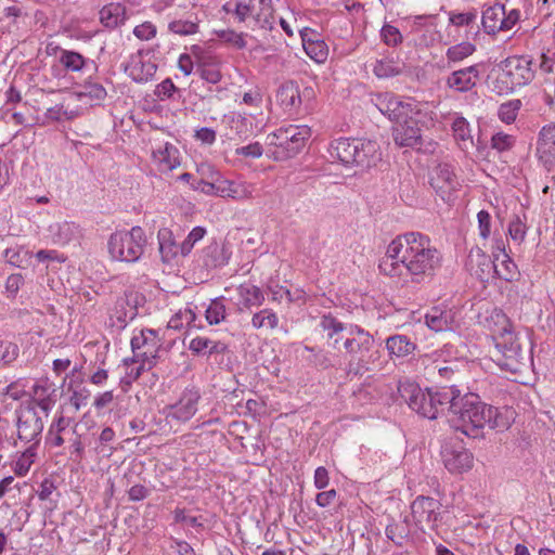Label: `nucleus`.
Here are the masks:
<instances>
[{"label":"nucleus","mask_w":555,"mask_h":555,"mask_svg":"<svg viewBox=\"0 0 555 555\" xmlns=\"http://www.w3.org/2000/svg\"><path fill=\"white\" fill-rule=\"evenodd\" d=\"M319 326L334 350L344 351L351 361H358L362 367L366 366L365 354L374 346V338L367 331L357 324L343 323L331 313L321 317Z\"/></svg>","instance_id":"3"},{"label":"nucleus","mask_w":555,"mask_h":555,"mask_svg":"<svg viewBox=\"0 0 555 555\" xmlns=\"http://www.w3.org/2000/svg\"><path fill=\"white\" fill-rule=\"evenodd\" d=\"M99 18L104 27L117 28L126 21V7L118 2H111L100 10Z\"/></svg>","instance_id":"28"},{"label":"nucleus","mask_w":555,"mask_h":555,"mask_svg":"<svg viewBox=\"0 0 555 555\" xmlns=\"http://www.w3.org/2000/svg\"><path fill=\"white\" fill-rule=\"evenodd\" d=\"M452 130L454 138L462 142L463 149H467L468 145H473L470 129L465 118L456 117L452 124Z\"/></svg>","instance_id":"45"},{"label":"nucleus","mask_w":555,"mask_h":555,"mask_svg":"<svg viewBox=\"0 0 555 555\" xmlns=\"http://www.w3.org/2000/svg\"><path fill=\"white\" fill-rule=\"evenodd\" d=\"M23 284L24 278L22 274L14 273L9 275L4 284L7 297L14 299Z\"/></svg>","instance_id":"55"},{"label":"nucleus","mask_w":555,"mask_h":555,"mask_svg":"<svg viewBox=\"0 0 555 555\" xmlns=\"http://www.w3.org/2000/svg\"><path fill=\"white\" fill-rule=\"evenodd\" d=\"M442 504L430 496L418 495L411 504L413 521L421 530L436 529L441 515Z\"/></svg>","instance_id":"12"},{"label":"nucleus","mask_w":555,"mask_h":555,"mask_svg":"<svg viewBox=\"0 0 555 555\" xmlns=\"http://www.w3.org/2000/svg\"><path fill=\"white\" fill-rule=\"evenodd\" d=\"M223 298L212 299L206 309L205 317L210 325L219 324L225 319Z\"/></svg>","instance_id":"46"},{"label":"nucleus","mask_w":555,"mask_h":555,"mask_svg":"<svg viewBox=\"0 0 555 555\" xmlns=\"http://www.w3.org/2000/svg\"><path fill=\"white\" fill-rule=\"evenodd\" d=\"M476 51V47L470 42H461L450 47L446 56L449 63H459L470 56Z\"/></svg>","instance_id":"43"},{"label":"nucleus","mask_w":555,"mask_h":555,"mask_svg":"<svg viewBox=\"0 0 555 555\" xmlns=\"http://www.w3.org/2000/svg\"><path fill=\"white\" fill-rule=\"evenodd\" d=\"M483 326L491 333L494 341L514 327L507 315L496 308L488 313Z\"/></svg>","instance_id":"26"},{"label":"nucleus","mask_w":555,"mask_h":555,"mask_svg":"<svg viewBox=\"0 0 555 555\" xmlns=\"http://www.w3.org/2000/svg\"><path fill=\"white\" fill-rule=\"evenodd\" d=\"M494 344L502 356V359H498L499 365L502 367L517 372L532 361L526 337L516 333L514 327L503 336H499Z\"/></svg>","instance_id":"5"},{"label":"nucleus","mask_w":555,"mask_h":555,"mask_svg":"<svg viewBox=\"0 0 555 555\" xmlns=\"http://www.w3.org/2000/svg\"><path fill=\"white\" fill-rule=\"evenodd\" d=\"M251 325L256 330L264 327L274 330L279 325V318L271 309H262L253 315Z\"/></svg>","instance_id":"42"},{"label":"nucleus","mask_w":555,"mask_h":555,"mask_svg":"<svg viewBox=\"0 0 555 555\" xmlns=\"http://www.w3.org/2000/svg\"><path fill=\"white\" fill-rule=\"evenodd\" d=\"M201 393L196 389H185L179 400L168 406L167 417L178 422L190 421L197 412Z\"/></svg>","instance_id":"15"},{"label":"nucleus","mask_w":555,"mask_h":555,"mask_svg":"<svg viewBox=\"0 0 555 555\" xmlns=\"http://www.w3.org/2000/svg\"><path fill=\"white\" fill-rule=\"evenodd\" d=\"M373 101L382 114L396 122L412 117V115H422V105L411 98L404 99L393 93L385 92L376 94Z\"/></svg>","instance_id":"10"},{"label":"nucleus","mask_w":555,"mask_h":555,"mask_svg":"<svg viewBox=\"0 0 555 555\" xmlns=\"http://www.w3.org/2000/svg\"><path fill=\"white\" fill-rule=\"evenodd\" d=\"M537 157L547 171L555 169V124L541 128L537 140Z\"/></svg>","instance_id":"16"},{"label":"nucleus","mask_w":555,"mask_h":555,"mask_svg":"<svg viewBox=\"0 0 555 555\" xmlns=\"http://www.w3.org/2000/svg\"><path fill=\"white\" fill-rule=\"evenodd\" d=\"M210 339L196 336L189 343V349L197 356H209Z\"/></svg>","instance_id":"59"},{"label":"nucleus","mask_w":555,"mask_h":555,"mask_svg":"<svg viewBox=\"0 0 555 555\" xmlns=\"http://www.w3.org/2000/svg\"><path fill=\"white\" fill-rule=\"evenodd\" d=\"M430 185L443 201H449L452 192L459 185V181L450 165L440 164L431 173Z\"/></svg>","instance_id":"19"},{"label":"nucleus","mask_w":555,"mask_h":555,"mask_svg":"<svg viewBox=\"0 0 555 555\" xmlns=\"http://www.w3.org/2000/svg\"><path fill=\"white\" fill-rule=\"evenodd\" d=\"M206 234V229L203 227H195L181 243V254L186 256L191 253L194 245L199 242Z\"/></svg>","instance_id":"50"},{"label":"nucleus","mask_w":555,"mask_h":555,"mask_svg":"<svg viewBox=\"0 0 555 555\" xmlns=\"http://www.w3.org/2000/svg\"><path fill=\"white\" fill-rule=\"evenodd\" d=\"M477 18L476 12H467V13H450L449 21L454 26H464L469 25L475 22Z\"/></svg>","instance_id":"64"},{"label":"nucleus","mask_w":555,"mask_h":555,"mask_svg":"<svg viewBox=\"0 0 555 555\" xmlns=\"http://www.w3.org/2000/svg\"><path fill=\"white\" fill-rule=\"evenodd\" d=\"M61 64L68 70L78 72L85 66V57L78 52L63 51L60 56Z\"/></svg>","instance_id":"47"},{"label":"nucleus","mask_w":555,"mask_h":555,"mask_svg":"<svg viewBox=\"0 0 555 555\" xmlns=\"http://www.w3.org/2000/svg\"><path fill=\"white\" fill-rule=\"evenodd\" d=\"M89 397L90 391L86 387L79 385L75 389H73V393L69 398V401L72 405L75 406L76 410H79L81 406H85L87 404Z\"/></svg>","instance_id":"61"},{"label":"nucleus","mask_w":555,"mask_h":555,"mask_svg":"<svg viewBox=\"0 0 555 555\" xmlns=\"http://www.w3.org/2000/svg\"><path fill=\"white\" fill-rule=\"evenodd\" d=\"M18 354V347L10 341H0V363H11Z\"/></svg>","instance_id":"57"},{"label":"nucleus","mask_w":555,"mask_h":555,"mask_svg":"<svg viewBox=\"0 0 555 555\" xmlns=\"http://www.w3.org/2000/svg\"><path fill=\"white\" fill-rule=\"evenodd\" d=\"M170 33L179 36H191L198 33L199 20L197 15L190 14L185 18H177L168 24Z\"/></svg>","instance_id":"37"},{"label":"nucleus","mask_w":555,"mask_h":555,"mask_svg":"<svg viewBox=\"0 0 555 555\" xmlns=\"http://www.w3.org/2000/svg\"><path fill=\"white\" fill-rule=\"evenodd\" d=\"M70 420L60 416L59 420L51 425L48 439L52 446L60 447L65 442V436L70 434L72 436L75 434L73 429L69 428Z\"/></svg>","instance_id":"38"},{"label":"nucleus","mask_w":555,"mask_h":555,"mask_svg":"<svg viewBox=\"0 0 555 555\" xmlns=\"http://www.w3.org/2000/svg\"><path fill=\"white\" fill-rule=\"evenodd\" d=\"M479 234L483 240H487L491 233V217L488 211L480 210L477 215Z\"/></svg>","instance_id":"63"},{"label":"nucleus","mask_w":555,"mask_h":555,"mask_svg":"<svg viewBox=\"0 0 555 555\" xmlns=\"http://www.w3.org/2000/svg\"><path fill=\"white\" fill-rule=\"evenodd\" d=\"M202 178L194 182L193 189L206 195L215 196V169L210 166H202Z\"/></svg>","instance_id":"40"},{"label":"nucleus","mask_w":555,"mask_h":555,"mask_svg":"<svg viewBox=\"0 0 555 555\" xmlns=\"http://www.w3.org/2000/svg\"><path fill=\"white\" fill-rule=\"evenodd\" d=\"M520 106V100H513L501 104L499 108L500 119L506 124L513 122L517 117Z\"/></svg>","instance_id":"49"},{"label":"nucleus","mask_w":555,"mask_h":555,"mask_svg":"<svg viewBox=\"0 0 555 555\" xmlns=\"http://www.w3.org/2000/svg\"><path fill=\"white\" fill-rule=\"evenodd\" d=\"M162 345L163 341L157 331L150 328L139 331L131 338L132 362L155 365Z\"/></svg>","instance_id":"11"},{"label":"nucleus","mask_w":555,"mask_h":555,"mask_svg":"<svg viewBox=\"0 0 555 555\" xmlns=\"http://www.w3.org/2000/svg\"><path fill=\"white\" fill-rule=\"evenodd\" d=\"M43 422L39 411L34 405L23 406L17 416L18 439L37 447L41 439Z\"/></svg>","instance_id":"13"},{"label":"nucleus","mask_w":555,"mask_h":555,"mask_svg":"<svg viewBox=\"0 0 555 555\" xmlns=\"http://www.w3.org/2000/svg\"><path fill=\"white\" fill-rule=\"evenodd\" d=\"M152 155L158 170L162 172H169L180 166V153L172 143L159 144L153 150Z\"/></svg>","instance_id":"23"},{"label":"nucleus","mask_w":555,"mask_h":555,"mask_svg":"<svg viewBox=\"0 0 555 555\" xmlns=\"http://www.w3.org/2000/svg\"><path fill=\"white\" fill-rule=\"evenodd\" d=\"M302 47L306 54L314 62L324 63L328 55V48L324 40L311 29L306 28L300 31Z\"/></svg>","instance_id":"24"},{"label":"nucleus","mask_w":555,"mask_h":555,"mask_svg":"<svg viewBox=\"0 0 555 555\" xmlns=\"http://www.w3.org/2000/svg\"><path fill=\"white\" fill-rule=\"evenodd\" d=\"M504 16V5L495 3L487 8L482 12L481 23L485 31L489 35H494L502 30V21Z\"/></svg>","instance_id":"30"},{"label":"nucleus","mask_w":555,"mask_h":555,"mask_svg":"<svg viewBox=\"0 0 555 555\" xmlns=\"http://www.w3.org/2000/svg\"><path fill=\"white\" fill-rule=\"evenodd\" d=\"M386 348L391 357L402 358L414 351L415 344L404 335H393L387 338Z\"/></svg>","instance_id":"35"},{"label":"nucleus","mask_w":555,"mask_h":555,"mask_svg":"<svg viewBox=\"0 0 555 555\" xmlns=\"http://www.w3.org/2000/svg\"><path fill=\"white\" fill-rule=\"evenodd\" d=\"M441 455L444 467L452 474H462L474 465L473 454L461 443L446 444Z\"/></svg>","instance_id":"14"},{"label":"nucleus","mask_w":555,"mask_h":555,"mask_svg":"<svg viewBox=\"0 0 555 555\" xmlns=\"http://www.w3.org/2000/svg\"><path fill=\"white\" fill-rule=\"evenodd\" d=\"M230 127L238 138H247L253 132V125L250 120L246 116L240 114L231 118Z\"/></svg>","instance_id":"48"},{"label":"nucleus","mask_w":555,"mask_h":555,"mask_svg":"<svg viewBox=\"0 0 555 555\" xmlns=\"http://www.w3.org/2000/svg\"><path fill=\"white\" fill-rule=\"evenodd\" d=\"M439 267V251L430 238L420 232H408L393 238L378 266L389 278H410L414 283L433 278Z\"/></svg>","instance_id":"1"},{"label":"nucleus","mask_w":555,"mask_h":555,"mask_svg":"<svg viewBox=\"0 0 555 555\" xmlns=\"http://www.w3.org/2000/svg\"><path fill=\"white\" fill-rule=\"evenodd\" d=\"M158 249L163 262H171L179 253H181L180 245L173 238L172 231L168 228H162L157 232Z\"/></svg>","instance_id":"29"},{"label":"nucleus","mask_w":555,"mask_h":555,"mask_svg":"<svg viewBox=\"0 0 555 555\" xmlns=\"http://www.w3.org/2000/svg\"><path fill=\"white\" fill-rule=\"evenodd\" d=\"M222 9L227 14L231 15L237 23L249 22V25H251V17L254 14L253 9L250 7V0H229L223 4Z\"/></svg>","instance_id":"34"},{"label":"nucleus","mask_w":555,"mask_h":555,"mask_svg":"<svg viewBox=\"0 0 555 555\" xmlns=\"http://www.w3.org/2000/svg\"><path fill=\"white\" fill-rule=\"evenodd\" d=\"M466 266L480 281H488L493 276L494 258L491 259L480 247L472 248Z\"/></svg>","instance_id":"22"},{"label":"nucleus","mask_w":555,"mask_h":555,"mask_svg":"<svg viewBox=\"0 0 555 555\" xmlns=\"http://www.w3.org/2000/svg\"><path fill=\"white\" fill-rule=\"evenodd\" d=\"M427 326L435 332L452 330L453 315L451 311L433 308L426 315Z\"/></svg>","instance_id":"32"},{"label":"nucleus","mask_w":555,"mask_h":555,"mask_svg":"<svg viewBox=\"0 0 555 555\" xmlns=\"http://www.w3.org/2000/svg\"><path fill=\"white\" fill-rule=\"evenodd\" d=\"M534 77L532 62L525 56L507 57L501 68L496 82L503 83L500 92H513L517 87L528 85Z\"/></svg>","instance_id":"9"},{"label":"nucleus","mask_w":555,"mask_h":555,"mask_svg":"<svg viewBox=\"0 0 555 555\" xmlns=\"http://www.w3.org/2000/svg\"><path fill=\"white\" fill-rule=\"evenodd\" d=\"M215 196L243 201L253 197L254 188L246 182H235L225 179L219 171L215 170Z\"/></svg>","instance_id":"18"},{"label":"nucleus","mask_w":555,"mask_h":555,"mask_svg":"<svg viewBox=\"0 0 555 555\" xmlns=\"http://www.w3.org/2000/svg\"><path fill=\"white\" fill-rule=\"evenodd\" d=\"M70 118L65 109H63L62 105H55L50 107L44 113V118L42 121L37 120L36 124L46 125L50 121H61L63 119Z\"/></svg>","instance_id":"58"},{"label":"nucleus","mask_w":555,"mask_h":555,"mask_svg":"<svg viewBox=\"0 0 555 555\" xmlns=\"http://www.w3.org/2000/svg\"><path fill=\"white\" fill-rule=\"evenodd\" d=\"M403 66L400 62L393 59H382L376 61L373 72L378 78H390L398 76L402 73Z\"/></svg>","instance_id":"41"},{"label":"nucleus","mask_w":555,"mask_h":555,"mask_svg":"<svg viewBox=\"0 0 555 555\" xmlns=\"http://www.w3.org/2000/svg\"><path fill=\"white\" fill-rule=\"evenodd\" d=\"M421 115H412L393 128L392 137L397 145L406 147L421 146L422 133L418 127Z\"/></svg>","instance_id":"17"},{"label":"nucleus","mask_w":555,"mask_h":555,"mask_svg":"<svg viewBox=\"0 0 555 555\" xmlns=\"http://www.w3.org/2000/svg\"><path fill=\"white\" fill-rule=\"evenodd\" d=\"M237 293L241 304L247 309L261 306L264 300L262 291L258 286L249 283L241 284L237 288Z\"/></svg>","instance_id":"36"},{"label":"nucleus","mask_w":555,"mask_h":555,"mask_svg":"<svg viewBox=\"0 0 555 555\" xmlns=\"http://www.w3.org/2000/svg\"><path fill=\"white\" fill-rule=\"evenodd\" d=\"M260 9L251 17V29H272L275 23L272 0H259Z\"/></svg>","instance_id":"33"},{"label":"nucleus","mask_w":555,"mask_h":555,"mask_svg":"<svg viewBox=\"0 0 555 555\" xmlns=\"http://www.w3.org/2000/svg\"><path fill=\"white\" fill-rule=\"evenodd\" d=\"M156 26L151 22H144L133 29V35L140 40H151L156 36Z\"/></svg>","instance_id":"60"},{"label":"nucleus","mask_w":555,"mask_h":555,"mask_svg":"<svg viewBox=\"0 0 555 555\" xmlns=\"http://www.w3.org/2000/svg\"><path fill=\"white\" fill-rule=\"evenodd\" d=\"M527 233V227L520 217L516 216L508 224V234L511 238L520 244Z\"/></svg>","instance_id":"53"},{"label":"nucleus","mask_w":555,"mask_h":555,"mask_svg":"<svg viewBox=\"0 0 555 555\" xmlns=\"http://www.w3.org/2000/svg\"><path fill=\"white\" fill-rule=\"evenodd\" d=\"M447 409L453 426L473 438H477L485 426L503 431L514 422L513 410L488 405L475 393L468 392L461 396L460 391L453 388Z\"/></svg>","instance_id":"2"},{"label":"nucleus","mask_w":555,"mask_h":555,"mask_svg":"<svg viewBox=\"0 0 555 555\" xmlns=\"http://www.w3.org/2000/svg\"><path fill=\"white\" fill-rule=\"evenodd\" d=\"M504 21H502V30L501 31H508L514 28V26L519 22L520 20V11L517 9H511L506 10L504 8Z\"/></svg>","instance_id":"62"},{"label":"nucleus","mask_w":555,"mask_h":555,"mask_svg":"<svg viewBox=\"0 0 555 555\" xmlns=\"http://www.w3.org/2000/svg\"><path fill=\"white\" fill-rule=\"evenodd\" d=\"M380 38L388 47H397L402 42V35L400 30L389 24H385L380 29Z\"/></svg>","instance_id":"51"},{"label":"nucleus","mask_w":555,"mask_h":555,"mask_svg":"<svg viewBox=\"0 0 555 555\" xmlns=\"http://www.w3.org/2000/svg\"><path fill=\"white\" fill-rule=\"evenodd\" d=\"M36 455L37 447L35 446H29L24 452H22L12 464V469L15 475L18 477L26 476L35 462Z\"/></svg>","instance_id":"39"},{"label":"nucleus","mask_w":555,"mask_h":555,"mask_svg":"<svg viewBox=\"0 0 555 555\" xmlns=\"http://www.w3.org/2000/svg\"><path fill=\"white\" fill-rule=\"evenodd\" d=\"M177 92H178L177 87L175 86L172 80L169 78H167V79L163 80L160 83H158L154 90V94L159 101L172 99L175 93H177Z\"/></svg>","instance_id":"54"},{"label":"nucleus","mask_w":555,"mask_h":555,"mask_svg":"<svg viewBox=\"0 0 555 555\" xmlns=\"http://www.w3.org/2000/svg\"><path fill=\"white\" fill-rule=\"evenodd\" d=\"M157 70V65L149 59H144L138 53L130 57L125 67L126 74L138 83L150 81Z\"/></svg>","instance_id":"20"},{"label":"nucleus","mask_w":555,"mask_h":555,"mask_svg":"<svg viewBox=\"0 0 555 555\" xmlns=\"http://www.w3.org/2000/svg\"><path fill=\"white\" fill-rule=\"evenodd\" d=\"M146 245L145 232L141 227H132L129 231H116L108 240L107 248L114 260L135 262L144 253Z\"/></svg>","instance_id":"6"},{"label":"nucleus","mask_w":555,"mask_h":555,"mask_svg":"<svg viewBox=\"0 0 555 555\" xmlns=\"http://www.w3.org/2000/svg\"><path fill=\"white\" fill-rule=\"evenodd\" d=\"M480 78L478 65H472L451 73L446 80V85L457 92L470 91Z\"/></svg>","instance_id":"21"},{"label":"nucleus","mask_w":555,"mask_h":555,"mask_svg":"<svg viewBox=\"0 0 555 555\" xmlns=\"http://www.w3.org/2000/svg\"><path fill=\"white\" fill-rule=\"evenodd\" d=\"M276 100L286 112L297 109L301 104L299 87L294 81H286L278 90Z\"/></svg>","instance_id":"27"},{"label":"nucleus","mask_w":555,"mask_h":555,"mask_svg":"<svg viewBox=\"0 0 555 555\" xmlns=\"http://www.w3.org/2000/svg\"><path fill=\"white\" fill-rule=\"evenodd\" d=\"M378 150L375 141L340 138L331 143L328 152L333 159L346 166L370 167L379 159Z\"/></svg>","instance_id":"4"},{"label":"nucleus","mask_w":555,"mask_h":555,"mask_svg":"<svg viewBox=\"0 0 555 555\" xmlns=\"http://www.w3.org/2000/svg\"><path fill=\"white\" fill-rule=\"evenodd\" d=\"M195 321V312L191 307H185L184 309H180L177 311L168 321V328L171 330H181L184 326H191Z\"/></svg>","instance_id":"44"},{"label":"nucleus","mask_w":555,"mask_h":555,"mask_svg":"<svg viewBox=\"0 0 555 555\" xmlns=\"http://www.w3.org/2000/svg\"><path fill=\"white\" fill-rule=\"evenodd\" d=\"M81 96L89 98L91 101H101L106 96V90L98 82H89L83 87Z\"/></svg>","instance_id":"56"},{"label":"nucleus","mask_w":555,"mask_h":555,"mask_svg":"<svg viewBox=\"0 0 555 555\" xmlns=\"http://www.w3.org/2000/svg\"><path fill=\"white\" fill-rule=\"evenodd\" d=\"M515 138L504 132H498L492 135L491 146L498 152L509 151L515 145Z\"/></svg>","instance_id":"52"},{"label":"nucleus","mask_w":555,"mask_h":555,"mask_svg":"<svg viewBox=\"0 0 555 555\" xmlns=\"http://www.w3.org/2000/svg\"><path fill=\"white\" fill-rule=\"evenodd\" d=\"M310 135L311 130L308 126L289 125L269 134L268 140L270 145H274L278 149L275 158L284 159L298 154L306 145V141Z\"/></svg>","instance_id":"7"},{"label":"nucleus","mask_w":555,"mask_h":555,"mask_svg":"<svg viewBox=\"0 0 555 555\" xmlns=\"http://www.w3.org/2000/svg\"><path fill=\"white\" fill-rule=\"evenodd\" d=\"M48 232L51 241L61 246L67 245L76 240L79 234L78 227L74 222L66 220L51 223L48 228Z\"/></svg>","instance_id":"25"},{"label":"nucleus","mask_w":555,"mask_h":555,"mask_svg":"<svg viewBox=\"0 0 555 555\" xmlns=\"http://www.w3.org/2000/svg\"><path fill=\"white\" fill-rule=\"evenodd\" d=\"M452 388L442 390H423L416 386H410L409 406L418 414L429 420L437 418L438 414L448 408L451 400Z\"/></svg>","instance_id":"8"},{"label":"nucleus","mask_w":555,"mask_h":555,"mask_svg":"<svg viewBox=\"0 0 555 555\" xmlns=\"http://www.w3.org/2000/svg\"><path fill=\"white\" fill-rule=\"evenodd\" d=\"M518 275L517 266L506 253L494 255L493 276L511 282L516 280Z\"/></svg>","instance_id":"31"}]
</instances>
